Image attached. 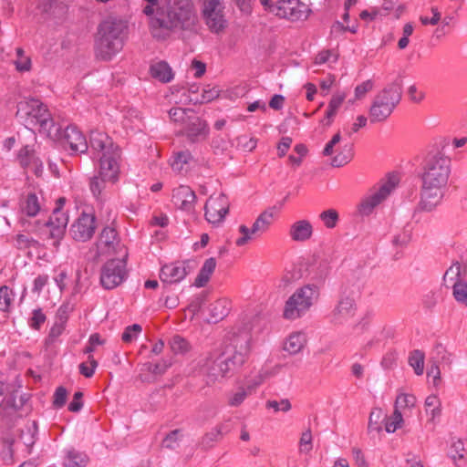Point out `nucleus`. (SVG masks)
<instances>
[{
  "label": "nucleus",
  "instance_id": "obj_43",
  "mask_svg": "<svg viewBox=\"0 0 467 467\" xmlns=\"http://www.w3.org/2000/svg\"><path fill=\"white\" fill-rule=\"evenodd\" d=\"M16 58L14 60V65L18 72H28L31 70V59L25 55L21 47L16 49Z\"/></svg>",
  "mask_w": 467,
  "mask_h": 467
},
{
  "label": "nucleus",
  "instance_id": "obj_3",
  "mask_svg": "<svg viewBox=\"0 0 467 467\" xmlns=\"http://www.w3.org/2000/svg\"><path fill=\"white\" fill-rule=\"evenodd\" d=\"M451 175V160L435 156L423 167L420 174V200L419 209L432 212L442 202L448 189Z\"/></svg>",
  "mask_w": 467,
  "mask_h": 467
},
{
  "label": "nucleus",
  "instance_id": "obj_31",
  "mask_svg": "<svg viewBox=\"0 0 467 467\" xmlns=\"http://www.w3.org/2000/svg\"><path fill=\"white\" fill-rule=\"evenodd\" d=\"M467 275V265L458 261L453 262L451 265L446 270L443 279L445 282L456 284L458 282L465 281Z\"/></svg>",
  "mask_w": 467,
  "mask_h": 467
},
{
  "label": "nucleus",
  "instance_id": "obj_1",
  "mask_svg": "<svg viewBox=\"0 0 467 467\" xmlns=\"http://www.w3.org/2000/svg\"><path fill=\"white\" fill-rule=\"evenodd\" d=\"M141 11L151 36L158 40L169 38L177 30L192 31L198 24L192 0H142Z\"/></svg>",
  "mask_w": 467,
  "mask_h": 467
},
{
  "label": "nucleus",
  "instance_id": "obj_23",
  "mask_svg": "<svg viewBox=\"0 0 467 467\" xmlns=\"http://www.w3.org/2000/svg\"><path fill=\"white\" fill-rule=\"evenodd\" d=\"M314 234V226L310 221L300 219L290 224L288 236L296 243H305L309 241Z\"/></svg>",
  "mask_w": 467,
  "mask_h": 467
},
{
  "label": "nucleus",
  "instance_id": "obj_14",
  "mask_svg": "<svg viewBox=\"0 0 467 467\" xmlns=\"http://www.w3.org/2000/svg\"><path fill=\"white\" fill-rule=\"evenodd\" d=\"M37 8L50 26H61L68 20L69 8L62 1L43 0Z\"/></svg>",
  "mask_w": 467,
  "mask_h": 467
},
{
  "label": "nucleus",
  "instance_id": "obj_20",
  "mask_svg": "<svg viewBox=\"0 0 467 467\" xmlns=\"http://www.w3.org/2000/svg\"><path fill=\"white\" fill-rule=\"evenodd\" d=\"M128 26L126 22L117 19H108L104 21L99 29V36H103L112 42L119 41L123 47Z\"/></svg>",
  "mask_w": 467,
  "mask_h": 467
},
{
  "label": "nucleus",
  "instance_id": "obj_50",
  "mask_svg": "<svg viewBox=\"0 0 467 467\" xmlns=\"http://www.w3.org/2000/svg\"><path fill=\"white\" fill-rule=\"evenodd\" d=\"M170 347L175 354H184L190 350V344L182 337L174 336L170 341Z\"/></svg>",
  "mask_w": 467,
  "mask_h": 467
},
{
  "label": "nucleus",
  "instance_id": "obj_25",
  "mask_svg": "<svg viewBox=\"0 0 467 467\" xmlns=\"http://www.w3.org/2000/svg\"><path fill=\"white\" fill-rule=\"evenodd\" d=\"M67 223L68 217L64 213H61L59 208H56L50 220L47 223L50 237L57 239L54 243L55 245L63 237Z\"/></svg>",
  "mask_w": 467,
  "mask_h": 467
},
{
  "label": "nucleus",
  "instance_id": "obj_36",
  "mask_svg": "<svg viewBox=\"0 0 467 467\" xmlns=\"http://www.w3.org/2000/svg\"><path fill=\"white\" fill-rule=\"evenodd\" d=\"M192 161L193 158L188 150L178 152L171 161V168L177 172L187 171Z\"/></svg>",
  "mask_w": 467,
  "mask_h": 467
},
{
  "label": "nucleus",
  "instance_id": "obj_16",
  "mask_svg": "<svg viewBox=\"0 0 467 467\" xmlns=\"http://www.w3.org/2000/svg\"><path fill=\"white\" fill-rule=\"evenodd\" d=\"M96 228L95 216L91 213H82L71 225L70 234L74 240L86 242L93 236Z\"/></svg>",
  "mask_w": 467,
  "mask_h": 467
},
{
  "label": "nucleus",
  "instance_id": "obj_57",
  "mask_svg": "<svg viewBox=\"0 0 467 467\" xmlns=\"http://www.w3.org/2000/svg\"><path fill=\"white\" fill-rule=\"evenodd\" d=\"M97 366H98L97 361L94 359V358L92 356L89 355L88 356V364L81 363L79 365V371L86 378H90L93 376Z\"/></svg>",
  "mask_w": 467,
  "mask_h": 467
},
{
  "label": "nucleus",
  "instance_id": "obj_28",
  "mask_svg": "<svg viewBox=\"0 0 467 467\" xmlns=\"http://www.w3.org/2000/svg\"><path fill=\"white\" fill-rule=\"evenodd\" d=\"M229 312V301L225 298L218 299L209 306V320L213 323H217L223 320Z\"/></svg>",
  "mask_w": 467,
  "mask_h": 467
},
{
  "label": "nucleus",
  "instance_id": "obj_27",
  "mask_svg": "<svg viewBox=\"0 0 467 467\" xmlns=\"http://www.w3.org/2000/svg\"><path fill=\"white\" fill-rule=\"evenodd\" d=\"M306 344V337L302 332L291 333L284 342V350L290 355L298 354Z\"/></svg>",
  "mask_w": 467,
  "mask_h": 467
},
{
  "label": "nucleus",
  "instance_id": "obj_61",
  "mask_svg": "<svg viewBox=\"0 0 467 467\" xmlns=\"http://www.w3.org/2000/svg\"><path fill=\"white\" fill-rule=\"evenodd\" d=\"M267 408H271L275 410V411H284L286 412L291 409V403L288 400L285 399L281 401L276 400H269L266 403Z\"/></svg>",
  "mask_w": 467,
  "mask_h": 467
},
{
  "label": "nucleus",
  "instance_id": "obj_5",
  "mask_svg": "<svg viewBox=\"0 0 467 467\" xmlns=\"http://www.w3.org/2000/svg\"><path fill=\"white\" fill-rule=\"evenodd\" d=\"M401 85L394 81L387 85L374 98L369 108V120L371 123L385 121L393 112L401 99Z\"/></svg>",
  "mask_w": 467,
  "mask_h": 467
},
{
  "label": "nucleus",
  "instance_id": "obj_49",
  "mask_svg": "<svg viewBox=\"0 0 467 467\" xmlns=\"http://www.w3.org/2000/svg\"><path fill=\"white\" fill-rule=\"evenodd\" d=\"M347 98V93L345 91H337L335 92L327 106V111L330 112V114H336L337 113L338 109L341 107L343 102L345 101Z\"/></svg>",
  "mask_w": 467,
  "mask_h": 467
},
{
  "label": "nucleus",
  "instance_id": "obj_9",
  "mask_svg": "<svg viewBox=\"0 0 467 467\" xmlns=\"http://www.w3.org/2000/svg\"><path fill=\"white\" fill-rule=\"evenodd\" d=\"M399 177L391 174L377 190L362 199L358 204V212L362 215H369L373 210L385 200L399 183Z\"/></svg>",
  "mask_w": 467,
  "mask_h": 467
},
{
  "label": "nucleus",
  "instance_id": "obj_52",
  "mask_svg": "<svg viewBox=\"0 0 467 467\" xmlns=\"http://www.w3.org/2000/svg\"><path fill=\"white\" fill-rule=\"evenodd\" d=\"M238 231L241 234V236L235 240V244L239 247L246 245L252 239L253 236H256L253 228H249L244 224H241L238 227Z\"/></svg>",
  "mask_w": 467,
  "mask_h": 467
},
{
  "label": "nucleus",
  "instance_id": "obj_53",
  "mask_svg": "<svg viewBox=\"0 0 467 467\" xmlns=\"http://www.w3.org/2000/svg\"><path fill=\"white\" fill-rule=\"evenodd\" d=\"M320 220L327 228L332 229L337 225L338 221V213L336 210L329 209L319 214Z\"/></svg>",
  "mask_w": 467,
  "mask_h": 467
},
{
  "label": "nucleus",
  "instance_id": "obj_17",
  "mask_svg": "<svg viewBox=\"0 0 467 467\" xmlns=\"http://www.w3.org/2000/svg\"><path fill=\"white\" fill-rule=\"evenodd\" d=\"M199 364L202 371L208 378L209 382H214L223 379L231 371L221 356L214 358L213 355H209L202 358Z\"/></svg>",
  "mask_w": 467,
  "mask_h": 467
},
{
  "label": "nucleus",
  "instance_id": "obj_18",
  "mask_svg": "<svg viewBox=\"0 0 467 467\" xmlns=\"http://www.w3.org/2000/svg\"><path fill=\"white\" fill-rule=\"evenodd\" d=\"M55 140H61L64 147H68L72 153H85L88 148L85 136L75 126H67L63 135L58 129V136Z\"/></svg>",
  "mask_w": 467,
  "mask_h": 467
},
{
  "label": "nucleus",
  "instance_id": "obj_41",
  "mask_svg": "<svg viewBox=\"0 0 467 467\" xmlns=\"http://www.w3.org/2000/svg\"><path fill=\"white\" fill-rule=\"evenodd\" d=\"M424 353L420 350H414L409 357V364L416 375L420 376L424 372Z\"/></svg>",
  "mask_w": 467,
  "mask_h": 467
},
{
  "label": "nucleus",
  "instance_id": "obj_40",
  "mask_svg": "<svg viewBox=\"0 0 467 467\" xmlns=\"http://www.w3.org/2000/svg\"><path fill=\"white\" fill-rule=\"evenodd\" d=\"M21 209L26 215L30 217L36 216L40 211V203L37 196L35 193L28 194Z\"/></svg>",
  "mask_w": 467,
  "mask_h": 467
},
{
  "label": "nucleus",
  "instance_id": "obj_7",
  "mask_svg": "<svg viewBox=\"0 0 467 467\" xmlns=\"http://www.w3.org/2000/svg\"><path fill=\"white\" fill-rule=\"evenodd\" d=\"M319 296L318 287L306 285L296 289L285 302L284 317L286 319H296L303 316Z\"/></svg>",
  "mask_w": 467,
  "mask_h": 467
},
{
  "label": "nucleus",
  "instance_id": "obj_37",
  "mask_svg": "<svg viewBox=\"0 0 467 467\" xmlns=\"http://www.w3.org/2000/svg\"><path fill=\"white\" fill-rule=\"evenodd\" d=\"M385 417L383 410L380 408H374L370 411L368 423V432L372 434L374 432L380 433L382 431L381 422Z\"/></svg>",
  "mask_w": 467,
  "mask_h": 467
},
{
  "label": "nucleus",
  "instance_id": "obj_19",
  "mask_svg": "<svg viewBox=\"0 0 467 467\" xmlns=\"http://www.w3.org/2000/svg\"><path fill=\"white\" fill-rule=\"evenodd\" d=\"M190 273L187 262H174L164 265L160 271V279L162 283L172 285L182 281Z\"/></svg>",
  "mask_w": 467,
  "mask_h": 467
},
{
  "label": "nucleus",
  "instance_id": "obj_55",
  "mask_svg": "<svg viewBox=\"0 0 467 467\" xmlns=\"http://www.w3.org/2000/svg\"><path fill=\"white\" fill-rule=\"evenodd\" d=\"M245 387L239 388L235 392L231 394L228 400V404L233 407L239 406L244 402L246 397L251 394Z\"/></svg>",
  "mask_w": 467,
  "mask_h": 467
},
{
  "label": "nucleus",
  "instance_id": "obj_62",
  "mask_svg": "<svg viewBox=\"0 0 467 467\" xmlns=\"http://www.w3.org/2000/svg\"><path fill=\"white\" fill-rule=\"evenodd\" d=\"M67 397V391L64 387H58L54 394V406L62 407L65 405Z\"/></svg>",
  "mask_w": 467,
  "mask_h": 467
},
{
  "label": "nucleus",
  "instance_id": "obj_32",
  "mask_svg": "<svg viewBox=\"0 0 467 467\" xmlns=\"http://www.w3.org/2000/svg\"><path fill=\"white\" fill-rule=\"evenodd\" d=\"M216 267V260L213 257L206 259L194 281L197 287H203L211 278Z\"/></svg>",
  "mask_w": 467,
  "mask_h": 467
},
{
  "label": "nucleus",
  "instance_id": "obj_33",
  "mask_svg": "<svg viewBox=\"0 0 467 467\" xmlns=\"http://www.w3.org/2000/svg\"><path fill=\"white\" fill-rule=\"evenodd\" d=\"M36 432L37 425L35 421L27 424L25 429L21 431L18 442H21L25 446L26 453H30L31 449L36 442Z\"/></svg>",
  "mask_w": 467,
  "mask_h": 467
},
{
  "label": "nucleus",
  "instance_id": "obj_12",
  "mask_svg": "<svg viewBox=\"0 0 467 467\" xmlns=\"http://www.w3.org/2000/svg\"><path fill=\"white\" fill-rule=\"evenodd\" d=\"M250 353V342L247 337H238L221 355L231 371L240 368L246 361Z\"/></svg>",
  "mask_w": 467,
  "mask_h": 467
},
{
  "label": "nucleus",
  "instance_id": "obj_30",
  "mask_svg": "<svg viewBox=\"0 0 467 467\" xmlns=\"http://www.w3.org/2000/svg\"><path fill=\"white\" fill-rule=\"evenodd\" d=\"M150 76L163 83L172 80L173 72L170 66L164 61L154 62L150 67Z\"/></svg>",
  "mask_w": 467,
  "mask_h": 467
},
{
  "label": "nucleus",
  "instance_id": "obj_26",
  "mask_svg": "<svg viewBox=\"0 0 467 467\" xmlns=\"http://www.w3.org/2000/svg\"><path fill=\"white\" fill-rule=\"evenodd\" d=\"M123 47L119 41L112 42L103 36H99L96 44V56L105 61L110 60Z\"/></svg>",
  "mask_w": 467,
  "mask_h": 467
},
{
  "label": "nucleus",
  "instance_id": "obj_21",
  "mask_svg": "<svg viewBox=\"0 0 467 467\" xmlns=\"http://www.w3.org/2000/svg\"><path fill=\"white\" fill-rule=\"evenodd\" d=\"M207 123L200 119L196 114H192L188 122L182 128V133L192 142L201 141L208 136Z\"/></svg>",
  "mask_w": 467,
  "mask_h": 467
},
{
  "label": "nucleus",
  "instance_id": "obj_42",
  "mask_svg": "<svg viewBox=\"0 0 467 467\" xmlns=\"http://www.w3.org/2000/svg\"><path fill=\"white\" fill-rule=\"evenodd\" d=\"M404 424L403 416L401 411L398 410H394L392 415L386 420L385 422V431L388 433H393L398 429H400Z\"/></svg>",
  "mask_w": 467,
  "mask_h": 467
},
{
  "label": "nucleus",
  "instance_id": "obj_2",
  "mask_svg": "<svg viewBox=\"0 0 467 467\" xmlns=\"http://www.w3.org/2000/svg\"><path fill=\"white\" fill-rule=\"evenodd\" d=\"M89 146L98 159V175L90 180V190L99 196L106 182L115 183L120 173L121 150L105 132L93 130L89 136Z\"/></svg>",
  "mask_w": 467,
  "mask_h": 467
},
{
  "label": "nucleus",
  "instance_id": "obj_48",
  "mask_svg": "<svg viewBox=\"0 0 467 467\" xmlns=\"http://www.w3.org/2000/svg\"><path fill=\"white\" fill-rule=\"evenodd\" d=\"M88 462V457L80 452L75 451H68L67 467H83Z\"/></svg>",
  "mask_w": 467,
  "mask_h": 467
},
{
  "label": "nucleus",
  "instance_id": "obj_54",
  "mask_svg": "<svg viewBox=\"0 0 467 467\" xmlns=\"http://www.w3.org/2000/svg\"><path fill=\"white\" fill-rule=\"evenodd\" d=\"M313 449V436L310 429L302 432L299 440V451L302 453H309Z\"/></svg>",
  "mask_w": 467,
  "mask_h": 467
},
{
  "label": "nucleus",
  "instance_id": "obj_45",
  "mask_svg": "<svg viewBox=\"0 0 467 467\" xmlns=\"http://www.w3.org/2000/svg\"><path fill=\"white\" fill-rule=\"evenodd\" d=\"M416 404V397L412 394L400 392L398 394L395 400V409L399 411L406 409H412Z\"/></svg>",
  "mask_w": 467,
  "mask_h": 467
},
{
  "label": "nucleus",
  "instance_id": "obj_29",
  "mask_svg": "<svg viewBox=\"0 0 467 467\" xmlns=\"http://www.w3.org/2000/svg\"><path fill=\"white\" fill-rule=\"evenodd\" d=\"M275 213L272 209H268L261 213L252 225L255 235H261L266 233L274 223Z\"/></svg>",
  "mask_w": 467,
  "mask_h": 467
},
{
  "label": "nucleus",
  "instance_id": "obj_4",
  "mask_svg": "<svg viewBox=\"0 0 467 467\" xmlns=\"http://www.w3.org/2000/svg\"><path fill=\"white\" fill-rule=\"evenodd\" d=\"M16 118L26 125L38 127L39 131L51 139L58 136V126L54 122L47 106L35 98H24L17 103Z\"/></svg>",
  "mask_w": 467,
  "mask_h": 467
},
{
  "label": "nucleus",
  "instance_id": "obj_44",
  "mask_svg": "<svg viewBox=\"0 0 467 467\" xmlns=\"http://www.w3.org/2000/svg\"><path fill=\"white\" fill-rule=\"evenodd\" d=\"M452 296L455 301L467 307V281L458 282L452 285Z\"/></svg>",
  "mask_w": 467,
  "mask_h": 467
},
{
  "label": "nucleus",
  "instance_id": "obj_63",
  "mask_svg": "<svg viewBox=\"0 0 467 467\" xmlns=\"http://www.w3.org/2000/svg\"><path fill=\"white\" fill-rule=\"evenodd\" d=\"M171 363L168 360H161L156 364L149 365V371L154 374H163L170 367Z\"/></svg>",
  "mask_w": 467,
  "mask_h": 467
},
{
  "label": "nucleus",
  "instance_id": "obj_11",
  "mask_svg": "<svg viewBox=\"0 0 467 467\" xmlns=\"http://www.w3.org/2000/svg\"><path fill=\"white\" fill-rule=\"evenodd\" d=\"M230 202L223 193L212 194L204 205V216L208 223L220 225L229 213Z\"/></svg>",
  "mask_w": 467,
  "mask_h": 467
},
{
  "label": "nucleus",
  "instance_id": "obj_13",
  "mask_svg": "<svg viewBox=\"0 0 467 467\" xmlns=\"http://www.w3.org/2000/svg\"><path fill=\"white\" fill-rule=\"evenodd\" d=\"M126 276L124 257L108 261L101 269L100 283L106 289H113L119 285Z\"/></svg>",
  "mask_w": 467,
  "mask_h": 467
},
{
  "label": "nucleus",
  "instance_id": "obj_51",
  "mask_svg": "<svg viewBox=\"0 0 467 467\" xmlns=\"http://www.w3.org/2000/svg\"><path fill=\"white\" fill-rule=\"evenodd\" d=\"M338 59V55L332 50H323L319 52L315 57L316 65H322L328 63L331 67L333 64H336Z\"/></svg>",
  "mask_w": 467,
  "mask_h": 467
},
{
  "label": "nucleus",
  "instance_id": "obj_8",
  "mask_svg": "<svg viewBox=\"0 0 467 467\" xmlns=\"http://www.w3.org/2000/svg\"><path fill=\"white\" fill-rule=\"evenodd\" d=\"M200 11L202 19L211 33L219 35L225 31L228 20L223 0H202Z\"/></svg>",
  "mask_w": 467,
  "mask_h": 467
},
{
  "label": "nucleus",
  "instance_id": "obj_6",
  "mask_svg": "<svg viewBox=\"0 0 467 467\" xmlns=\"http://www.w3.org/2000/svg\"><path fill=\"white\" fill-rule=\"evenodd\" d=\"M358 306L355 299L342 296L329 315V321L335 326L352 327L353 329L364 330L368 325L367 317H358Z\"/></svg>",
  "mask_w": 467,
  "mask_h": 467
},
{
  "label": "nucleus",
  "instance_id": "obj_46",
  "mask_svg": "<svg viewBox=\"0 0 467 467\" xmlns=\"http://www.w3.org/2000/svg\"><path fill=\"white\" fill-rule=\"evenodd\" d=\"M352 148L350 145H345L343 150L333 157L331 165L333 167H342L352 159Z\"/></svg>",
  "mask_w": 467,
  "mask_h": 467
},
{
  "label": "nucleus",
  "instance_id": "obj_22",
  "mask_svg": "<svg viewBox=\"0 0 467 467\" xmlns=\"http://www.w3.org/2000/svg\"><path fill=\"white\" fill-rule=\"evenodd\" d=\"M172 202L180 210L191 213L196 202L195 192L186 185H181L173 191Z\"/></svg>",
  "mask_w": 467,
  "mask_h": 467
},
{
  "label": "nucleus",
  "instance_id": "obj_24",
  "mask_svg": "<svg viewBox=\"0 0 467 467\" xmlns=\"http://www.w3.org/2000/svg\"><path fill=\"white\" fill-rule=\"evenodd\" d=\"M279 365L269 366L265 365L260 370L255 373L250 374L245 379V386L249 392H254L259 386H261L266 379L275 376L280 370Z\"/></svg>",
  "mask_w": 467,
  "mask_h": 467
},
{
  "label": "nucleus",
  "instance_id": "obj_35",
  "mask_svg": "<svg viewBox=\"0 0 467 467\" xmlns=\"http://www.w3.org/2000/svg\"><path fill=\"white\" fill-rule=\"evenodd\" d=\"M426 414L429 416V420L434 422L440 418L441 412V403L439 398L435 395H430L426 398L424 402Z\"/></svg>",
  "mask_w": 467,
  "mask_h": 467
},
{
  "label": "nucleus",
  "instance_id": "obj_56",
  "mask_svg": "<svg viewBox=\"0 0 467 467\" xmlns=\"http://www.w3.org/2000/svg\"><path fill=\"white\" fill-rule=\"evenodd\" d=\"M431 12L432 16L430 17L427 16H420V21L423 26H428V25L435 26L441 21V14L437 7L432 6L431 8Z\"/></svg>",
  "mask_w": 467,
  "mask_h": 467
},
{
  "label": "nucleus",
  "instance_id": "obj_60",
  "mask_svg": "<svg viewBox=\"0 0 467 467\" xmlns=\"http://www.w3.org/2000/svg\"><path fill=\"white\" fill-rule=\"evenodd\" d=\"M141 327L138 324H134L126 327L122 334V340L124 342H130L141 332Z\"/></svg>",
  "mask_w": 467,
  "mask_h": 467
},
{
  "label": "nucleus",
  "instance_id": "obj_10",
  "mask_svg": "<svg viewBox=\"0 0 467 467\" xmlns=\"http://www.w3.org/2000/svg\"><path fill=\"white\" fill-rule=\"evenodd\" d=\"M269 13L291 21L306 19L310 9L299 0H279L269 7Z\"/></svg>",
  "mask_w": 467,
  "mask_h": 467
},
{
  "label": "nucleus",
  "instance_id": "obj_58",
  "mask_svg": "<svg viewBox=\"0 0 467 467\" xmlns=\"http://www.w3.org/2000/svg\"><path fill=\"white\" fill-rule=\"evenodd\" d=\"M374 87V83L372 80L368 79L361 84L358 85L355 88V99H363L368 92L372 90Z\"/></svg>",
  "mask_w": 467,
  "mask_h": 467
},
{
  "label": "nucleus",
  "instance_id": "obj_39",
  "mask_svg": "<svg viewBox=\"0 0 467 467\" xmlns=\"http://www.w3.org/2000/svg\"><path fill=\"white\" fill-rule=\"evenodd\" d=\"M464 443L461 439L452 438L450 445L449 455L457 466H462L458 461H462L464 457Z\"/></svg>",
  "mask_w": 467,
  "mask_h": 467
},
{
  "label": "nucleus",
  "instance_id": "obj_59",
  "mask_svg": "<svg viewBox=\"0 0 467 467\" xmlns=\"http://www.w3.org/2000/svg\"><path fill=\"white\" fill-rule=\"evenodd\" d=\"M46 321V316L40 308L35 309L29 319V326L34 329H39L40 326Z\"/></svg>",
  "mask_w": 467,
  "mask_h": 467
},
{
  "label": "nucleus",
  "instance_id": "obj_34",
  "mask_svg": "<svg viewBox=\"0 0 467 467\" xmlns=\"http://www.w3.org/2000/svg\"><path fill=\"white\" fill-rule=\"evenodd\" d=\"M14 301V291L7 285L0 286V312H2L5 319L8 317Z\"/></svg>",
  "mask_w": 467,
  "mask_h": 467
},
{
  "label": "nucleus",
  "instance_id": "obj_47",
  "mask_svg": "<svg viewBox=\"0 0 467 467\" xmlns=\"http://www.w3.org/2000/svg\"><path fill=\"white\" fill-rule=\"evenodd\" d=\"M220 89L216 87L207 86L202 89V97L191 98L195 103H207L219 97Z\"/></svg>",
  "mask_w": 467,
  "mask_h": 467
},
{
  "label": "nucleus",
  "instance_id": "obj_64",
  "mask_svg": "<svg viewBox=\"0 0 467 467\" xmlns=\"http://www.w3.org/2000/svg\"><path fill=\"white\" fill-rule=\"evenodd\" d=\"M292 144L290 137H283L277 144V154L280 158L284 157Z\"/></svg>",
  "mask_w": 467,
  "mask_h": 467
},
{
  "label": "nucleus",
  "instance_id": "obj_38",
  "mask_svg": "<svg viewBox=\"0 0 467 467\" xmlns=\"http://www.w3.org/2000/svg\"><path fill=\"white\" fill-rule=\"evenodd\" d=\"M192 114H195L192 109H182V108H171L169 110V117L171 121L180 125L183 128L188 122V119Z\"/></svg>",
  "mask_w": 467,
  "mask_h": 467
},
{
  "label": "nucleus",
  "instance_id": "obj_15",
  "mask_svg": "<svg viewBox=\"0 0 467 467\" xmlns=\"http://www.w3.org/2000/svg\"><path fill=\"white\" fill-rule=\"evenodd\" d=\"M97 252L99 255H108L120 253L123 257L127 255L118 237L117 232L111 227L102 230L97 241Z\"/></svg>",
  "mask_w": 467,
  "mask_h": 467
}]
</instances>
